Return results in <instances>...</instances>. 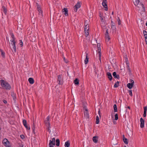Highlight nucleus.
<instances>
[{"instance_id": "nucleus-42", "label": "nucleus", "mask_w": 147, "mask_h": 147, "mask_svg": "<svg viewBox=\"0 0 147 147\" xmlns=\"http://www.w3.org/2000/svg\"><path fill=\"white\" fill-rule=\"evenodd\" d=\"M115 120H117L118 119V115L116 113L115 115Z\"/></svg>"}, {"instance_id": "nucleus-55", "label": "nucleus", "mask_w": 147, "mask_h": 147, "mask_svg": "<svg viewBox=\"0 0 147 147\" xmlns=\"http://www.w3.org/2000/svg\"><path fill=\"white\" fill-rule=\"evenodd\" d=\"M85 112H88V110L86 108H85Z\"/></svg>"}, {"instance_id": "nucleus-39", "label": "nucleus", "mask_w": 147, "mask_h": 147, "mask_svg": "<svg viewBox=\"0 0 147 147\" xmlns=\"http://www.w3.org/2000/svg\"><path fill=\"white\" fill-rule=\"evenodd\" d=\"M119 82L118 81L114 85V87L115 88H117L118 87V85L119 84Z\"/></svg>"}, {"instance_id": "nucleus-11", "label": "nucleus", "mask_w": 147, "mask_h": 147, "mask_svg": "<svg viewBox=\"0 0 147 147\" xmlns=\"http://www.w3.org/2000/svg\"><path fill=\"white\" fill-rule=\"evenodd\" d=\"M97 52L98 53V59L100 60V61L101 62V49L100 47H98V48Z\"/></svg>"}, {"instance_id": "nucleus-54", "label": "nucleus", "mask_w": 147, "mask_h": 147, "mask_svg": "<svg viewBox=\"0 0 147 147\" xmlns=\"http://www.w3.org/2000/svg\"><path fill=\"white\" fill-rule=\"evenodd\" d=\"M49 147H54L53 146V144H50V145H49Z\"/></svg>"}, {"instance_id": "nucleus-30", "label": "nucleus", "mask_w": 147, "mask_h": 147, "mask_svg": "<svg viewBox=\"0 0 147 147\" xmlns=\"http://www.w3.org/2000/svg\"><path fill=\"white\" fill-rule=\"evenodd\" d=\"M3 11L5 14H6L7 12V10L6 8L4 6L2 7Z\"/></svg>"}, {"instance_id": "nucleus-64", "label": "nucleus", "mask_w": 147, "mask_h": 147, "mask_svg": "<svg viewBox=\"0 0 147 147\" xmlns=\"http://www.w3.org/2000/svg\"><path fill=\"white\" fill-rule=\"evenodd\" d=\"M146 25L147 26V22L146 23Z\"/></svg>"}, {"instance_id": "nucleus-36", "label": "nucleus", "mask_w": 147, "mask_h": 147, "mask_svg": "<svg viewBox=\"0 0 147 147\" xmlns=\"http://www.w3.org/2000/svg\"><path fill=\"white\" fill-rule=\"evenodd\" d=\"M85 34L86 36L87 37L89 34V30H85Z\"/></svg>"}, {"instance_id": "nucleus-57", "label": "nucleus", "mask_w": 147, "mask_h": 147, "mask_svg": "<svg viewBox=\"0 0 147 147\" xmlns=\"http://www.w3.org/2000/svg\"><path fill=\"white\" fill-rule=\"evenodd\" d=\"M100 111H98V113L99 115L100 116Z\"/></svg>"}, {"instance_id": "nucleus-48", "label": "nucleus", "mask_w": 147, "mask_h": 147, "mask_svg": "<svg viewBox=\"0 0 147 147\" xmlns=\"http://www.w3.org/2000/svg\"><path fill=\"white\" fill-rule=\"evenodd\" d=\"M63 58L64 61L66 63H67L68 62V61L67 59H65L64 57H63Z\"/></svg>"}, {"instance_id": "nucleus-28", "label": "nucleus", "mask_w": 147, "mask_h": 147, "mask_svg": "<svg viewBox=\"0 0 147 147\" xmlns=\"http://www.w3.org/2000/svg\"><path fill=\"white\" fill-rule=\"evenodd\" d=\"M88 57L87 54H86V58L84 60L85 63L86 64L88 63Z\"/></svg>"}, {"instance_id": "nucleus-43", "label": "nucleus", "mask_w": 147, "mask_h": 147, "mask_svg": "<svg viewBox=\"0 0 147 147\" xmlns=\"http://www.w3.org/2000/svg\"><path fill=\"white\" fill-rule=\"evenodd\" d=\"M129 93L130 95L131 96H132V90H129Z\"/></svg>"}, {"instance_id": "nucleus-44", "label": "nucleus", "mask_w": 147, "mask_h": 147, "mask_svg": "<svg viewBox=\"0 0 147 147\" xmlns=\"http://www.w3.org/2000/svg\"><path fill=\"white\" fill-rule=\"evenodd\" d=\"M19 44L21 46V47H22L23 46V42H22V40H20Z\"/></svg>"}, {"instance_id": "nucleus-50", "label": "nucleus", "mask_w": 147, "mask_h": 147, "mask_svg": "<svg viewBox=\"0 0 147 147\" xmlns=\"http://www.w3.org/2000/svg\"><path fill=\"white\" fill-rule=\"evenodd\" d=\"M100 19L101 22H104V20L103 18L102 17V16H100Z\"/></svg>"}, {"instance_id": "nucleus-16", "label": "nucleus", "mask_w": 147, "mask_h": 147, "mask_svg": "<svg viewBox=\"0 0 147 147\" xmlns=\"http://www.w3.org/2000/svg\"><path fill=\"white\" fill-rule=\"evenodd\" d=\"M98 137L97 136H94L92 138L93 141L95 143H96L98 142Z\"/></svg>"}, {"instance_id": "nucleus-26", "label": "nucleus", "mask_w": 147, "mask_h": 147, "mask_svg": "<svg viewBox=\"0 0 147 147\" xmlns=\"http://www.w3.org/2000/svg\"><path fill=\"white\" fill-rule=\"evenodd\" d=\"M56 145L57 146H58L59 145L60 141L59 139H57L56 140Z\"/></svg>"}, {"instance_id": "nucleus-8", "label": "nucleus", "mask_w": 147, "mask_h": 147, "mask_svg": "<svg viewBox=\"0 0 147 147\" xmlns=\"http://www.w3.org/2000/svg\"><path fill=\"white\" fill-rule=\"evenodd\" d=\"M81 5L79 2H78L74 7V11H76L77 9L80 7Z\"/></svg>"}, {"instance_id": "nucleus-61", "label": "nucleus", "mask_w": 147, "mask_h": 147, "mask_svg": "<svg viewBox=\"0 0 147 147\" xmlns=\"http://www.w3.org/2000/svg\"><path fill=\"white\" fill-rule=\"evenodd\" d=\"M114 14V12H112V15H113Z\"/></svg>"}, {"instance_id": "nucleus-37", "label": "nucleus", "mask_w": 147, "mask_h": 147, "mask_svg": "<svg viewBox=\"0 0 147 147\" xmlns=\"http://www.w3.org/2000/svg\"><path fill=\"white\" fill-rule=\"evenodd\" d=\"M99 122V119L98 116H97L96 118V124H98Z\"/></svg>"}, {"instance_id": "nucleus-62", "label": "nucleus", "mask_w": 147, "mask_h": 147, "mask_svg": "<svg viewBox=\"0 0 147 147\" xmlns=\"http://www.w3.org/2000/svg\"><path fill=\"white\" fill-rule=\"evenodd\" d=\"M102 16V15H101V14H100V16Z\"/></svg>"}, {"instance_id": "nucleus-53", "label": "nucleus", "mask_w": 147, "mask_h": 147, "mask_svg": "<svg viewBox=\"0 0 147 147\" xmlns=\"http://www.w3.org/2000/svg\"><path fill=\"white\" fill-rule=\"evenodd\" d=\"M97 47L98 48V47H100V43H98L97 44Z\"/></svg>"}, {"instance_id": "nucleus-23", "label": "nucleus", "mask_w": 147, "mask_h": 147, "mask_svg": "<svg viewBox=\"0 0 147 147\" xmlns=\"http://www.w3.org/2000/svg\"><path fill=\"white\" fill-rule=\"evenodd\" d=\"M70 145V143L69 141L66 142L65 144V147H69Z\"/></svg>"}, {"instance_id": "nucleus-1", "label": "nucleus", "mask_w": 147, "mask_h": 147, "mask_svg": "<svg viewBox=\"0 0 147 147\" xmlns=\"http://www.w3.org/2000/svg\"><path fill=\"white\" fill-rule=\"evenodd\" d=\"M1 86L5 89L7 90H9L11 87L9 84L7 82L3 80H1Z\"/></svg>"}, {"instance_id": "nucleus-13", "label": "nucleus", "mask_w": 147, "mask_h": 147, "mask_svg": "<svg viewBox=\"0 0 147 147\" xmlns=\"http://www.w3.org/2000/svg\"><path fill=\"white\" fill-rule=\"evenodd\" d=\"M55 138H53L52 139V140H50L49 141V145H50V144H53V145H55Z\"/></svg>"}, {"instance_id": "nucleus-38", "label": "nucleus", "mask_w": 147, "mask_h": 147, "mask_svg": "<svg viewBox=\"0 0 147 147\" xmlns=\"http://www.w3.org/2000/svg\"><path fill=\"white\" fill-rule=\"evenodd\" d=\"M23 123L24 126H25L27 125L26 121L25 119H24L23 120Z\"/></svg>"}, {"instance_id": "nucleus-3", "label": "nucleus", "mask_w": 147, "mask_h": 147, "mask_svg": "<svg viewBox=\"0 0 147 147\" xmlns=\"http://www.w3.org/2000/svg\"><path fill=\"white\" fill-rule=\"evenodd\" d=\"M3 143L5 146L9 147V142L7 139L6 138L4 139L3 141Z\"/></svg>"}, {"instance_id": "nucleus-34", "label": "nucleus", "mask_w": 147, "mask_h": 147, "mask_svg": "<svg viewBox=\"0 0 147 147\" xmlns=\"http://www.w3.org/2000/svg\"><path fill=\"white\" fill-rule=\"evenodd\" d=\"M111 29L113 31V32L115 31L116 28L114 25H112L111 26Z\"/></svg>"}, {"instance_id": "nucleus-22", "label": "nucleus", "mask_w": 147, "mask_h": 147, "mask_svg": "<svg viewBox=\"0 0 147 147\" xmlns=\"http://www.w3.org/2000/svg\"><path fill=\"white\" fill-rule=\"evenodd\" d=\"M143 34L145 39L147 40V32L146 30L143 31Z\"/></svg>"}, {"instance_id": "nucleus-63", "label": "nucleus", "mask_w": 147, "mask_h": 147, "mask_svg": "<svg viewBox=\"0 0 147 147\" xmlns=\"http://www.w3.org/2000/svg\"><path fill=\"white\" fill-rule=\"evenodd\" d=\"M86 22H87V21H85V24H86Z\"/></svg>"}, {"instance_id": "nucleus-21", "label": "nucleus", "mask_w": 147, "mask_h": 147, "mask_svg": "<svg viewBox=\"0 0 147 147\" xmlns=\"http://www.w3.org/2000/svg\"><path fill=\"white\" fill-rule=\"evenodd\" d=\"M11 37L12 38V39L10 40V41H15L16 38H15L14 35L12 33H11L10 34Z\"/></svg>"}, {"instance_id": "nucleus-27", "label": "nucleus", "mask_w": 147, "mask_h": 147, "mask_svg": "<svg viewBox=\"0 0 147 147\" xmlns=\"http://www.w3.org/2000/svg\"><path fill=\"white\" fill-rule=\"evenodd\" d=\"M35 123L34 122V121H33V125H32V129L33 132L34 133V134L35 133L34 131V129H35Z\"/></svg>"}, {"instance_id": "nucleus-10", "label": "nucleus", "mask_w": 147, "mask_h": 147, "mask_svg": "<svg viewBox=\"0 0 147 147\" xmlns=\"http://www.w3.org/2000/svg\"><path fill=\"white\" fill-rule=\"evenodd\" d=\"M138 7L141 9V10L142 11H145V8L144 5L142 3H140V4L137 5Z\"/></svg>"}, {"instance_id": "nucleus-18", "label": "nucleus", "mask_w": 147, "mask_h": 147, "mask_svg": "<svg viewBox=\"0 0 147 147\" xmlns=\"http://www.w3.org/2000/svg\"><path fill=\"white\" fill-rule=\"evenodd\" d=\"M63 11L65 12L64 14L65 16H67L68 15V10L67 8H64L63 10Z\"/></svg>"}, {"instance_id": "nucleus-6", "label": "nucleus", "mask_w": 147, "mask_h": 147, "mask_svg": "<svg viewBox=\"0 0 147 147\" xmlns=\"http://www.w3.org/2000/svg\"><path fill=\"white\" fill-rule=\"evenodd\" d=\"M63 79L62 77V76L60 75H59L58 76V80L57 81L59 82L58 84L60 85L62 84V81Z\"/></svg>"}, {"instance_id": "nucleus-45", "label": "nucleus", "mask_w": 147, "mask_h": 147, "mask_svg": "<svg viewBox=\"0 0 147 147\" xmlns=\"http://www.w3.org/2000/svg\"><path fill=\"white\" fill-rule=\"evenodd\" d=\"M101 26L103 29H107L106 28V25H103V24H102L101 25Z\"/></svg>"}, {"instance_id": "nucleus-24", "label": "nucleus", "mask_w": 147, "mask_h": 147, "mask_svg": "<svg viewBox=\"0 0 147 147\" xmlns=\"http://www.w3.org/2000/svg\"><path fill=\"white\" fill-rule=\"evenodd\" d=\"M74 83L76 85H78L79 84V80L76 78L74 81Z\"/></svg>"}, {"instance_id": "nucleus-58", "label": "nucleus", "mask_w": 147, "mask_h": 147, "mask_svg": "<svg viewBox=\"0 0 147 147\" xmlns=\"http://www.w3.org/2000/svg\"><path fill=\"white\" fill-rule=\"evenodd\" d=\"M95 72L96 74H97V72L96 70H95Z\"/></svg>"}, {"instance_id": "nucleus-19", "label": "nucleus", "mask_w": 147, "mask_h": 147, "mask_svg": "<svg viewBox=\"0 0 147 147\" xmlns=\"http://www.w3.org/2000/svg\"><path fill=\"white\" fill-rule=\"evenodd\" d=\"M134 4L136 6L138 5L140 2V0H133Z\"/></svg>"}, {"instance_id": "nucleus-29", "label": "nucleus", "mask_w": 147, "mask_h": 147, "mask_svg": "<svg viewBox=\"0 0 147 147\" xmlns=\"http://www.w3.org/2000/svg\"><path fill=\"white\" fill-rule=\"evenodd\" d=\"M84 115L86 118H88L89 114L88 112H84Z\"/></svg>"}, {"instance_id": "nucleus-31", "label": "nucleus", "mask_w": 147, "mask_h": 147, "mask_svg": "<svg viewBox=\"0 0 147 147\" xmlns=\"http://www.w3.org/2000/svg\"><path fill=\"white\" fill-rule=\"evenodd\" d=\"M89 30V25L86 24V25H85V27L84 28V31L85 30Z\"/></svg>"}, {"instance_id": "nucleus-60", "label": "nucleus", "mask_w": 147, "mask_h": 147, "mask_svg": "<svg viewBox=\"0 0 147 147\" xmlns=\"http://www.w3.org/2000/svg\"><path fill=\"white\" fill-rule=\"evenodd\" d=\"M127 108H128V109H130V107H129V106H128V107H127Z\"/></svg>"}, {"instance_id": "nucleus-25", "label": "nucleus", "mask_w": 147, "mask_h": 147, "mask_svg": "<svg viewBox=\"0 0 147 147\" xmlns=\"http://www.w3.org/2000/svg\"><path fill=\"white\" fill-rule=\"evenodd\" d=\"M126 64L127 65V70L129 72V73H130L131 72V71L130 70L129 67V63L128 62H127Z\"/></svg>"}, {"instance_id": "nucleus-14", "label": "nucleus", "mask_w": 147, "mask_h": 147, "mask_svg": "<svg viewBox=\"0 0 147 147\" xmlns=\"http://www.w3.org/2000/svg\"><path fill=\"white\" fill-rule=\"evenodd\" d=\"M107 75L109 80L110 81L112 79V76L111 75V74L109 72H108L107 73Z\"/></svg>"}, {"instance_id": "nucleus-46", "label": "nucleus", "mask_w": 147, "mask_h": 147, "mask_svg": "<svg viewBox=\"0 0 147 147\" xmlns=\"http://www.w3.org/2000/svg\"><path fill=\"white\" fill-rule=\"evenodd\" d=\"M105 36L109 35V33L108 32V29H106V32L105 34Z\"/></svg>"}, {"instance_id": "nucleus-4", "label": "nucleus", "mask_w": 147, "mask_h": 147, "mask_svg": "<svg viewBox=\"0 0 147 147\" xmlns=\"http://www.w3.org/2000/svg\"><path fill=\"white\" fill-rule=\"evenodd\" d=\"M134 81L132 80H130V83H129L127 85V87L129 89H131L133 86L134 84Z\"/></svg>"}, {"instance_id": "nucleus-56", "label": "nucleus", "mask_w": 147, "mask_h": 147, "mask_svg": "<svg viewBox=\"0 0 147 147\" xmlns=\"http://www.w3.org/2000/svg\"><path fill=\"white\" fill-rule=\"evenodd\" d=\"M124 138H125V136L124 135H123V139H124Z\"/></svg>"}, {"instance_id": "nucleus-7", "label": "nucleus", "mask_w": 147, "mask_h": 147, "mask_svg": "<svg viewBox=\"0 0 147 147\" xmlns=\"http://www.w3.org/2000/svg\"><path fill=\"white\" fill-rule=\"evenodd\" d=\"M107 0H103L102 3V6L105 7V10L106 11H107L108 9L107 4Z\"/></svg>"}, {"instance_id": "nucleus-17", "label": "nucleus", "mask_w": 147, "mask_h": 147, "mask_svg": "<svg viewBox=\"0 0 147 147\" xmlns=\"http://www.w3.org/2000/svg\"><path fill=\"white\" fill-rule=\"evenodd\" d=\"M11 96L13 97L14 100L16 101V94L13 92H11Z\"/></svg>"}, {"instance_id": "nucleus-59", "label": "nucleus", "mask_w": 147, "mask_h": 147, "mask_svg": "<svg viewBox=\"0 0 147 147\" xmlns=\"http://www.w3.org/2000/svg\"><path fill=\"white\" fill-rule=\"evenodd\" d=\"M125 59H126V61H128V59H127V58H125Z\"/></svg>"}, {"instance_id": "nucleus-40", "label": "nucleus", "mask_w": 147, "mask_h": 147, "mask_svg": "<svg viewBox=\"0 0 147 147\" xmlns=\"http://www.w3.org/2000/svg\"><path fill=\"white\" fill-rule=\"evenodd\" d=\"M1 51V55L3 57H5V53L1 49L0 50Z\"/></svg>"}, {"instance_id": "nucleus-9", "label": "nucleus", "mask_w": 147, "mask_h": 147, "mask_svg": "<svg viewBox=\"0 0 147 147\" xmlns=\"http://www.w3.org/2000/svg\"><path fill=\"white\" fill-rule=\"evenodd\" d=\"M140 126L141 128H143L144 127V120L142 118L140 119Z\"/></svg>"}, {"instance_id": "nucleus-51", "label": "nucleus", "mask_w": 147, "mask_h": 147, "mask_svg": "<svg viewBox=\"0 0 147 147\" xmlns=\"http://www.w3.org/2000/svg\"><path fill=\"white\" fill-rule=\"evenodd\" d=\"M146 113L144 112L143 117H145L146 116Z\"/></svg>"}, {"instance_id": "nucleus-41", "label": "nucleus", "mask_w": 147, "mask_h": 147, "mask_svg": "<svg viewBox=\"0 0 147 147\" xmlns=\"http://www.w3.org/2000/svg\"><path fill=\"white\" fill-rule=\"evenodd\" d=\"M117 22H118V24L119 25H120L121 24V21L120 20L119 17H117Z\"/></svg>"}, {"instance_id": "nucleus-33", "label": "nucleus", "mask_w": 147, "mask_h": 147, "mask_svg": "<svg viewBox=\"0 0 147 147\" xmlns=\"http://www.w3.org/2000/svg\"><path fill=\"white\" fill-rule=\"evenodd\" d=\"M110 39V38L109 35L105 36V40L106 42H108Z\"/></svg>"}, {"instance_id": "nucleus-12", "label": "nucleus", "mask_w": 147, "mask_h": 147, "mask_svg": "<svg viewBox=\"0 0 147 147\" xmlns=\"http://www.w3.org/2000/svg\"><path fill=\"white\" fill-rule=\"evenodd\" d=\"M11 44L12 45V46L13 47V49L14 50V51L15 52H16V46L15 43L16 42H15V41H11Z\"/></svg>"}, {"instance_id": "nucleus-15", "label": "nucleus", "mask_w": 147, "mask_h": 147, "mask_svg": "<svg viewBox=\"0 0 147 147\" xmlns=\"http://www.w3.org/2000/svg\"><path fill=\"white\" fill-rule=\"evenodd\" d=\"M113 75L115 78H117L118 79H119L120 77L119 75L118 74L117 75L115 72V71L113 73Z\"/></svg>"}, {"instance_id": "nucleus-20", "label": "nucleus", "mask_w": 147, "mask_h": 147, "mask_svg": "<svg viewBox=\"0 0 147 147\" xmlns=\"http://www.w3.org/2000/svg\"><path fill=\"white\" fill-rule=\"evenodd\" d=\"M28 81L30 84H32L34 83V80L32 78H29Z\"/></svg>"}, {"instance_id": "nucleus-52", "label": "nucleus", "mask_w": 147, "mask_h": 147, "mask_svg": "<svg viewBox=\"0 0 147 147\" xmlns=\"http://www.w3.org/2000/svg\"><path fill=\"white\" fill-rule=\"evenodd\" d=\"M3 102L5 104H6L7 103V101L5 100H3Z\"/></svg>"}, {"instance_id": "nucleus-5", "label": "nucleus", "mask_w": 147, "mask_h": 147, "mask_svg": "<svg viewBox=\"0 0 147 147\" xmlns=\"http://www.w3.org/2000/svg\"><path fill=\"white\" fill-rule=\"evenodd\" d=\"M37 8L38 9V10L39 12V15L40 16H42V10L41 9V7L39 5H38V3H37Z\"/></svg>"}, {"instance_id": "nucleus-35", "label": "nucleus", "mask_w": 147, "mask_h": 147, "mask_svg": "<svg viewBox=\"0 0 147 147\" xmlns=\"http://www.w3.org/2000/svg\"><path fill=\"white\" fill-rule=\"evenodd\" d=\"M114 110L115 112H117V105L116 104L114 105L113 106Z\"/></svg>"}, {"instance_id": "nucleus-47", "label": "nucleus", "mask_w": 147, "mask_h": 147, "mask_svg": "<svg viewBox=\"0 0 147 147\" xmlns=\"http://www.w3.org/2000/svg\"><path fill=\"white\" fill-rule=\"evenodd\" d=\"M144 112H146V113L147 111V107H145L144 108Z\"/></svg>"}, {"instance_id": "nucleus-32", "label": "nucleus", "mask_w": 147, "mask_h": 147, "mask_svg": "<svg viewBox=\"0 0 147 147\" xmlns=\"http://www.w3.org/2000/svg\"><path fill=\"white\" fill-rule=\"evenodd\" d=\"M123 141L124 142V143L125 144H128V140H127V139L126 138H124V139H123Z\"/></svg>"}, {"instance_id": "nucleus-49", "label": "nucleus", "mask_w": 147, "mask_h": 147, "mask_svg": "<svg viewBox=\"0 0 147 147\" xmlns=\"http://www.w3.org/2000/svg\"><path fill=\"white\" fill-rule=\"evenodd\" d=\"M24 126L26 127L27 129L28 130H30V127L28 126L27 125H26L25 126Z\"/></svg>"}, {"instance_id": "nucleus-2", "label": "nucleus", "mask_w": 147, "mask_h": 147, "mask_svg": "<svg viewBox=\"0 0 147 147\" xmlns=\"http://www.w3.org/2000/svg\"><path fill=\"white\" fill-rule=\"evenodd\" d=\"M50 117L48 116L46 118V119L45 121V123L47 126L48 127L47 129L48 130H49V126L50 125V123L49 122Z\"/></svg>"}]
</instances>
